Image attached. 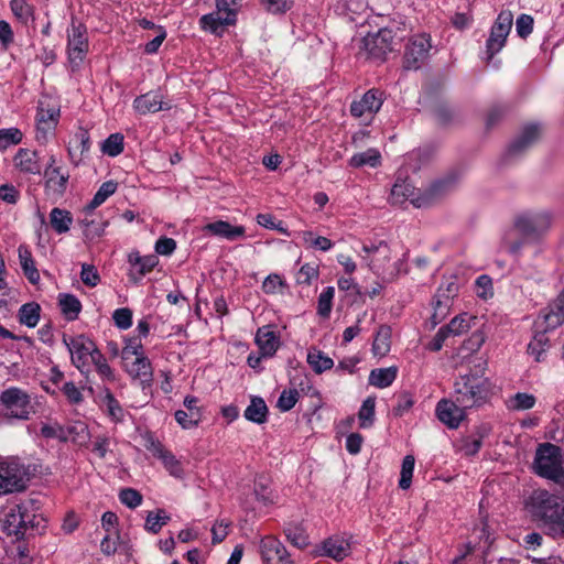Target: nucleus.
I'll list each match as a JSON object with an SVG mask.
<instances>
[{
    "label": "nucleus",
    "mask_w": 564,
    "mask_h": 564,
    "mask_svg": "<svg viewBox=\"0 0 564 564\" xmlns=\"http://www.w3.org/2000/svg\"><path fill=\"white\" fill-rule=\"evenodd\" d=\"M409 202L413 207L420 208L422 206V194L420 188H416L414 181L410 176L404 178L399 175L390 193V203L392 205H404Z\"/></svg>",
    "instance_id": "nucleus-13"
},
{
    "label": "nucleus",
    "mask_w": 564,
    "mask_h": 564,
    "mask_svg": "<svg viewBox=\"0 0 564 564\" xmlns=\"http://www.w3.org/2000/svg\"><path fill=\"white\" fill-rule=\"evenodd\" d=\"M549 346L550 339L545 332L538 329L533 339L528 345V354L533 356L535 361L541 362L544 360Z\"/></svg>",
    "instance_id": "nucleus-37"
},
{
    "label": "nucleus",
    "mask_w": 564,
    "mask_h": 564,
    "mask_svg": "<svg viewBox=\"0 0 564 564\" xmlns=\"http://www.w3.org/2000/svg\"><path fill=\"white\" fill-rule=\"evenodd\" d=\"M362 250L370 269L383 281H392L398 275L400 268L398 262H391V250L387 242L364 245Z\"/></svg>",
    "instance_id": "nucleus-7"
},
{
    "label": "nucleus",
    "mask_w": 564,
    "mask_h": 564,
    "mask_svg": "<svg viewBox=\"0 0 564 564\" xmlns=\"http://www.w3.org/2000/svg\"><path fill=\"white\" fill-rule=\"evenodd\" d=\"M101 150L110 156L119 155L123 151V135L120 133L110 134L104 141Z\"/></svg>",
    "instance_id": "nucleus-52"
},
{
    "label": "nucleus",
    "mask_w": 564,
    "mask_h": 564,
    "mask_svg": "<svg viewBox=\"0 0 564 564\" xmlns=\"http://www.w3.org/2000/svg\"><path fill=\"white\" fill-rule=\"evenodd\" d=\"M534 20L531 15L522 13L516 21V30L521 39H527L533 31Z\"/></svg>",
    "instance_id": "nucleus-64"
},
{
    "label": "nucleus",
    "mask_w": 564,
    "mask_h": 564,
    "mask_svg": "<svg viewBox=\"0 0 564 564\" xmlns=\"http://www.w3.org/2000/svg\"><path fill=\"white\" fill-rule=\"evenodd\" d=\"M90 362L95 365L98 375L102 379L111 381L115 380L113 371L111 367L108 365L105 356L100 351H95L94 358L91 359Z\"/></svg>",
    "instance_id": "nucleus-56"
},
{
    "label": "nucleus",
    "mask_w": 564,
    "mask_h": 564,
    "mask_svg": "<svg viewBox=\"0 0 564 564\" xmlns=\"http://www.w3.org/2000/svg\"><path fill=\"white\" fill-rule=\"evenodd\" d=\"M335 289L327 286L318 296L317 301V314L324 318H327L332 312L333 299Z\"/></svg>",
    "instance_id": "nucleus-50"
},
{
    "label": "nucleus",
    "mask_w": 564,
    "mask_h": 564,
    "mask_svg": "<svg viewBox=\"0 0 564 564\" xmlns=\"http://www.w3.org/2000/svg\"><path fill=\"white\" fill-rule=\"evenodd\" d=\"M175 420L183 429H193L200 421V413H188L184 410L175 412Z\"/></svg>",
    "instance_id": "nucleus-62"
},
{
    "label": "nucleus",
    "mask_w": 564,
    "mask_h": 564,
    "mask_svg": "<svg viewBox=\"0 0 564 564\" xmlns=\"http://www.w3.org/2000/svg\"><path fill=\"white\" fill-rule=\"evenodd\" d=\"M513 15L509 10H502L495 20L489 37L486 41V59L490 62L506 45L511 31Z\"/></svg>",
    "instance_id": "nucleus-9"
},
{
    "label": "nucleus",
    "mask_w": 564,
    "mask_h": 564,
    "mask_svg": "<svg viewBox=\"0 0 564 564\" xmlns=\"http://www.w3.org/2000/svg\"><path fill=\"white\" fill-rule=\"evenodd\" d=\"M392 330L387 325H381L375 336L372 343V352L376 357L382 358L388 355L391 349Z\"/></svg>",
    "instance_id": "nucleus-34"
},
{
    "label": "nucleus",
    "mask_w": 564,
    "mask_h": 564,
    "mask_svg": "<svg viewBox=\"0 0 564 564\" xmlns=\"http://www.w3.org/2000/svg\"><path fill=\"white\" fill-rule=\"evenodd\" d=\"M457 183V175L455 173H449L446 176L436 180L433 182L427 189H425V206L430 205L437 199L445 196L449 193Z\"/></svg>",
    "instance_id": "nucleus-26"
},
{
    "label": "nucleus",
    "mask_w": 564,
    "mask_h": 564,
    "mask_svg": "<svg viewBox=\"0 0 564 564\" xmlns=\"http://www.w3.org/2000/svg\"><path fill=\"white\" fill-rule=\"evenodd\" d=\"M170 521V516L162 509L149 512L145 519V529L151 533H158Z\"/></svg>",
    "instance_id": "nucleus-49"
},
{
    "label": "nucleus",
    "mask_w": 564,
    "mask_h": 564,
    "mask_svg": "<svg viewBox=\"0 0 564 564\" xmlns=\"http://www.w3.org/2000/svg\"><path fill=\"white\" fill-rule=\"evenodd\" d=\"M171 108L170 101H165L159 91H149L133 100V109L142 116L161 110H170Z\"/></svg>",
    "instance_id": "nucleus-21"
},
{
    "label": "nucleus",
    "mask_w": 564,
    "mask_h": 564,
    "mask_svg": "<svg viewBox=\"0 0 564 564\" xmlns=\"http://www.w3.org/2000/svg\"><path fill=\"white\" fill-rule=\"evenodd\" d=\"M555 536L564 538V505H560L556 512L545 523Z\"/></svg>",
    "instance_id": "nucleus-54"
},
{
    "label": "nucleus",
    "mask_w": 564,
    "mask_h": 564,
    "mask_svg": "<svg viewBox=\"0 0 564 564\" xmlns=\"http://www.w3.org/2000/svg\"><path fill=\"white\" fill-rule=\"evenodd\" d=\"M260 552L262 560L267 564H292L291 561L284 558L285 549L282 543L272 536L261 540Z\"/></svg>",
    "instance_id": "nucleus-24"
},
{
    "label": "nucleus",
    "mask_w": 564,
    "mask_h": 564,
    "mask_svg": "<svg viewBox=\"0 0 564 564\" xmlns=\"http://www.w3.org/2000/svg\"><path fill=\"white\" fill-rule=\"evenodd\" d=\"M398 375V367L377 368L370 371L369 384L379 389L390 387Z\"/></svg>",
    "instance_id": "nucleus-32"
},
{
    "label": "nucleus",
    "mask_w": 564,
    "mask_h": 564,
    "mask_svg": "<svg viewBox=\"0 0 564 564\" xmlns=\"http://www.w3.org/2000/svg\"><path fill=\"white\" fill-rule=\"evenodd\" d=\"M104 402L107 408L109 416L115 422H120L123 420V409L111 393L108 392L106 394Z\"/></svg>",
    "instance_id": "nucleus-63"
},
{
    "label": "nucleus",
    "mask_w": 564,
    "mask_h": 564,
    "mask_svg": "<svg viewBox=\"0 0 564 564\" xmlns=\"http://www.w3.org/2000/svg\"><path fill=\"white\" fill-rule=\"evenodd\" d=\"M24 488L25 481L21 470L15 465L0 463V496Z\"/></svg>",
    "instance_id": "nucleus-20"
},
{
    "label": "nucleus",
    "mask_w": 564,
    "mask_h": 564,
    "mask_svg": "<svg viewBox=\"0 0 564 564\" xmlns=\"http://www.w3.org/2000/svg\"><path fill=\"white\" fill-rule=\"evenodd\" d=\"M477 316L468 313H463L455 316L449 324L445 325V328L449 329V334L453 336L462 335L468 332L474 325H476Z\"/></svg>",
    "instance_id": "nucleus-41"
},
{
    "label": "nucleus",
    "mask_w": 564,
    "mask_h": 564,
    "mask_svg": "<svg viewBox=\"0 0 564 564\" xmlns=\"http://www.w3.org/2000/svg\"><path fill=\"white\" fill-rule=\"evenodd\" d=\"M318 278V268L316 265H312L306 263L301 267L296 274V282L299 284L310 285L313 280Z\"/></svg>",
    "instance_id": "nucleus-61"
},
{
    "label": "nucleus",
    "mask_w": 564,
    "mask_h": 564,
    "mask_svg": "<svg viewBox=\"0 0 564 564\" xmlns=\"http://www.w3.org/2000/svg\"><path fill=\"white\" fill-rule=\"evenodd\" d=\"M14 165L24 173L39 174L41 165L37 159V152L29 149H19L13 158Z\"/></svg>",
    "instance_id": "nucleus-29"
},
{
    "label": "nucleus",
    "mask_w": 564,
    "mask_h": 564,
    "mask_svg": "<svg viewBox=\"0 0 564 564\" xmlns=\"http://www.w3.org/2000/svg\"><path fill=\"white\" fill-rule=\"evenodd\" d=\"M299 391L296 389L283 390L278 399L276 406L285 412L290 411L297 402Z\"/></svg>",
    "instance_id": "nucleus-59"
},
{
    "label": "nucleus",
    "mask_w": 564,
    "mask_h": 564,
    "mask_svg": "<svg viewBox=\"0 0 564 564\" xmlns=\"http://www.w3.org/2000/svg\"><path fill=\"white\" fill-rule=\"evenodd\" d=\"M307 364L316 373H322L326 370H329L334 366L333 359L316 348H311L308 350Z\"/></svg>",
    "instance_id": "nucleus-42"
},
{
    "label": "nucleus",
    "mask_w": 564,
    "mask_h": 564,
    "mask_svg": "<svg viewBox=\"0 0 564 564\" xmlns=\"http://www.w3.org/2000/svg\"><path fill=\"white\" fill-rule=\"evenodd\" d=\"M119 499L128 508L134 509L141 505L142 495L135 489L126 488L120 491Z\"/></svg>",
    "instance_id": "nucleus-60"
},
{
    "label": "nucleus",
    "mask_w": 564,
    "mask_h": 564,
    "mask_svg": "<svg viewBox=\"0 0 564 564\" xmlns=\"http://www.w3.org/2000/svg\"><path fill=\"white\" fill-rule=\"evenodd\" d=\"M67 54L68 61L73 68L79 67L88 52V39L86 28L82 23L72 21L67 31Z\"/></svg>",
    "instance_id": "nucleus-11"
},
{
    "label": "nucleus",
    "mask_w": 564,
    "mask_h": 564,
    "mask_svg": "<svg viewBox=\"0 0 564 564\" xmlns=\"http://www.w3.org/2000/svg\"><path fill=\"white\" fill-rule=\"evenodd\" d=\"M361 51L367 57L383 59L393 50V33L389 29H380L377 33L367 34L361 41Z\"/></svg>",
    "instance_id": "nucleus-12"
},
{
    "label": "nucleus",
    "mask_w": 564,
    "mask_h": 564,
    "mask_svg": "<svg viewBox=\"0 0 564 564\" xmlns=\"http://www.w3.org/2000/svg\"><path fill=\"white\" fill-rule=\"evenodd\" d=\"M44 522L45 520L41 514L34 513L32 500L7 506L0 512V523L3 532L15 540H22L29 530L41 533L45 528Z\"/></svg>",
    "instance_id": "nucleus-1"
},
{
    "label": "nucleus",
    "mask_w": 564,
    "mask_h": 564,
    "mask_svg": "<svg viewBox=\"0 0 564 564\" xmlns=\"http://www.w3.org/2000/svg\"><path fill=\"white\" fill-rule=\"evenodd\" d=\"M533 468L540 477L558 481L564 471L561 447L551 443L541 444L535 453Z\"/></svg>",
    "instance_id": "nucleus-5"
},
{
    "label": "nucleus",
    "mask_w": 564,
    "mask_h": 564,
    "mask_svg": "<svg viewBox=\"0 0 564 564\" xmlns=\"http://www.w3.org/2000/svg\"><path fill=\"white\" fill-rule=\"evenodd\" d=\"M375 398L369 397L364 401L358 413V417L360 420V427L366 429L372 424L375 416Z\"/></svg>",
    "instance_id": "nucleus-53"
},
{
    "label": "nucleus",
    "mask_w": 564,
    "mask_h": 564,
    "mask_svg": "<svg viewBox=\"0 0 564 564\" xmlns=\"http://www.w3.org/2000/svg\"><path fill=\"white\" fill-rule=\"evenodd\" d=\"M564 323V308L561 301H554L545 308L541 310L539 316L534 323V326L542 330L547 332L554 330Z\"/></svg>",
    "instance_id": "nucleus-18"
},
{
    "label": "nucleus",
    "mask_w": 564,
    "mask_h": 564,
    "mask_svg": "<svg viewBox=\"0 0 564 564\" xmlns=\"http://www.w3.org/2000/svg\"><path fill=\"white\" fill-rule=\"evenodd\" d=\"M41 307L37 303L30 302L23 304L19 310V322L30 328L37 325Z\"/></svg>",
    "instance_id": "nucleus-45"
},
{
    "label": "nucleus",
    "mask_w": 564,
    "mask_h": 564,
    "mask_svg": "<svg viewBox=\"0 0 564 564\" xmlns=\"http://www.w3.org/2000/svg\"><path fill=\"white\" fill-rule=\"evenodd\" d=\"M242 0H215L216 11L204 14L199 25L204 31L221 34L226 26L235 25Z\"/></svg>",
    "instance_id": "nucleus-4"
},
{
    "label": "nucleus",
    "mask_w": 564,
    "mask_h": 564,
    "mask_svg": "<svg viewBox=\"0 0 564 564\" xmlns=\"http://www.w3.org/2000/svg\"><path fill=\"white\" fill-rule=\"evenodd\" d=\"M89 436V431L84 422L77 421L65 425V442L72 441L75 444L84 445Z\"/></svg>",
    "instance_id": "nucleus-44"
},
{
    "label": "nucleus",
    "mask_w": 564,
    "mask_h": 564,
    "mask_svg": "<svg viewBox=\"0 0 564 564\" xmlns=\"http://www.w3.org/2000/svg\"><path fill=\"white\" fill-rule=\"evenodd\" d=\"M423 65V36L416 35L405 46L403 67L406 70H419Z\"/></svg>",
    "instance_id": "nucleus-25"
},
{
    "label": "nucleus",
    "mask_w": 564,
    "mask_h": 564,
    "mask_svg": "<svg viewBox=\"0 0 564 564\" xmlns=\"http://www.w3.org/2000/svg\"><path fill=\"white\" fill-rule=\"evenodd\" d=\"M268 406L262 398L253 397L250 404L245 410V417L257 424H262L267 421Z\"/></svg>",
    "instance_id": "nucleus-36"
},
{
    "label": "nucleus",
    "mask_w": 564,
    "mask_h": 564,
    "mask_svg": "<svg viewBox=\"0 0 564 564\" xmlns=\"http://www.w3.org/2000/svg\"><path fill=\"white\" fill-rule=\"evenodd\" d=\"M43 175L46 195L55 199L61 198L67 188L68 171L64 169H45Z\"/></svg>",
    "instance_id": "nucleus-19"
},
{
    "label": "nucleus",
    "mask_w": 564,
    "mask_h": 564,
    "mask_svg": "<svg viewBox=\"0 0 564 564\" xmlns=\"http://www.w3.org/2000/svg\"><path fill=\"white\" fill-rule=\"evenodd\" d=\"M489 386L487 379L474 375L460 376L454 384L455 401L467 409L479 406L488 400Z\"/></svg>",
    "instance_id": "nucleus-3"
},
{
    "label": "nucleus",
    "mask_w": 564,
    "mask_h": 564,
    "mask_svg": "<svg viewBox=\"0 0 564 564\" xmlns=\"http://www.w3.org/2000/svg\"><path fill=\"white\" fill-rule=\"evenodd\" d=\"M21 141L22 132L18 128L0 129V150L19 144Z\"/></svg>",
    "instance_id": "nucleus-55"
},
{
    "label": "nucleus",
    "mask_w": 564,
    "mask_h": 564,
    "mask_svg": "<svg viewBox=\"0 0 564 564\" xmlns=\"http://www.w3.org/2000/svg\"><path fill=\"white\" fill-rule=\"evenodd\" d=\"M129 262L132 267L137 268L139 278L145 275L159 263V259L155 254L140 256L139 252H132L129 254Z\"/></svg>",
    "instance_id": "nucleus-43"
},
{
    "label": "nucleus",
    "mask_w": 564,
    "mask_h": 564,
    "mask_svg": "<svg viewBox=\"0 0 564 564\" xmlns=\"http://www.w3.org/2000/svg\"><path fill=\"white\" fill-rule=\"evenodd\" d=\"M381 164V154L377 149L370 148L365 152L354 154L349 160L352 167L370 166L377 167Z\"/></svg>",
    "instance_id": "nucleus-39"
},
{
    "label": "nucleus",
    "mask_w": 564,
    "mask_h": 564,
    "mask_svg": "<svg viewBox=\"0 0 564 564\" xmlns=\"http://www.w3.org/2000/svg\"><path fill=\"white\" fill-rule=\"evenodd\" d=\"M550 227L551 215L546 212L520 214L513 220V228L521 234L522 238L513 240L512 230H510L505 234L502 243L508 248L509 253L518 258L527 239L538 240Z\"/></svg>",
    "instance_id": "nucleus-2"
},
{
    "label": "nucleus",
    "mask_w": 564,
    "mask_h": 564,
    "mask_svg": "<svg viewBox=\"0 0 564 564\" xmlns=\"http://www.w3.org/2000/svg\"><path fill=\"white\" fill-rule=\"evenodd\" d=\"M383 104V94L378 89H369L359 100H355L350 105V113L360 118L364 116L372 117L379 111Z\"/></svg>",
    "instance_id": "nucleus-17"
},
{
    "label": "nucleus",
    "mask_w": 564,
    "mask_h": 564,
    "mask_svg": "<svg viewBox=\"0 0 564 564\" xmlns=\"http://www.w3.org/2000/svg\"><path fill=\"white\" fill-rule=\"evenodd\" d=\"M203 230L228 240H235L245 236V228L242 226H232L224 220L209 223L204 226Z\"/></svg>",
    "instance_id": "nucleus-28"
},
{
    "label": "nucleus",
    "mask_w": 564,
    "mask_h": 564,
    "mask_svg": "<svg viewBox=\"0 0 564 564\" xmlns=\"http://www.w3.org/2000/svg\"><path fill=\"white\" fill-rule=\"evenodd\" d=\"M350 552L349 542L341 536H330L323 542V554L336 561H341Z\"/></svg>",
    "instance_id": "nucleus-30"
},
{
    "label": "nucleus",
    "mask_w": 564,
    "mask_h": 564,
    "mask_svg": "<svg viewBox=\"0 0 564 564\" xmlns=\"http://www.w3.org/2000/svg\"><path fill=\"white\" fill-rule=\"evenodd\" d=\"M467 408H463L455 400H441L436 406V415L442 423L451 429H456L465 417L464 411Z\"/></svg>",
    "instance_id": "nucleus-22"
},
{
    "label": "nucleus",
    "mask_w": 564,
    "mask_h": 564,
    "mask_svg": "<svg viewBox=\"0 0 564 564\" xmlns=\"http://www.w3.org/2000/svg\"><path fill=\"white\" fill-rule=\"evenodd\" d=\"M10 8L15 19L23 25L34 22V8L26 0H11Z\"/></svg>",
    "instance_id": "nucleus-40"
},
{
    "label": "nucleus",
    "mask_w": 564,
    "mask_h": 564,
    "mask_svg": "<svg viewBox=\"0 0 564 564\" xmlns=\"http://www.w3.org/2000/svg\"><path fill=\"white\" fill-rule=\"evenodd\" d=\"M41 435L45 438H56L59 442H65V425H61L58 422L43 423Z\"/></svg>",
    "instance_id": "nucleus-57"
},
{
    "label": "nucleus",
    "mask_w": 564,
    "mask_h": 564,
    "mask_svg": "<svg viewBox=\"0 0 564 564\" xmlns=\"http://www.w3.org/2000/svg\"><path fill=\"white\" fill-rule=\"evenodd\" d=\"M451 307L452 302H448L447 299L443 300L434 295L432 300L433 312L430 317L432 327H435L446 318V316L449 314Z\"/></svg>",
    "instance_id": "nucleus-46"
},
{
    "label": "nucleus",
    "mask_w": 564,
    "mask_h": 564,
    "mask_svg": "<svg viewBox=\"0 0 564 564\" xmlns=\"http://www.w3.org/2000/svg\"><path fill=\"white\" fill-rule=\"evenodd\" d=\"M0 409L10 419L26 421L34 413L31 395L23 389L10 387L0 393Z\"/></svg>",
    "instance_id": "nucleus-6"
},
{
    "label": "nucleus",
    "mask_w": 564,
    "mask_h": 564,
    "mask_svg": "<svg viewBox=\"0 0 564 564\" xmlns=\"http://www.w3.org/2000/svg\"><path fill=\"white\" fill-rule=\"evenodd\" d=\"M482 435H470L463 440L460 451L465 456H475L482 446Z\"/></svg>",
    "instance_id": "nucleus-58"
},
{
    "label": "nucleus",
    "mask_w": 564,
    "mask_h": 564,
    "mask_svg": "<svg viewBox=\"0 0 564 564\" xmlns=\"http://www.w3.org/2000/svg\"><path fill=\"white\" fill-rule=\"evenodd\" d=\"M535 403L536 398L533 394L518 392L508 400L507 406L513 411H524L532 409Z\"/></svg>",
    "instance_id": "nucleus-47"
},
{
    "label": "nucleus",
    "mask_w": 564,
    "mask_h": 564,
    "mask_svg": "<svg viewBox=\"0 0 564 564\" xmlns=\"http://www.w3.org/2000/svg\"><path fill=\"white\" fill-rule=\"evenodd\" d=\"M143 446L159 458L171 476L181 478L183 475L182 463L155 438L151 433L143 436Z\"/></svg>",
    "instance_id": "nucleus-14"
},
{
    "label": "nucleus",
    "mask_w": 564,
    "mask_h": 564,
    "mask_svg": "<svg viewBox=\"0 0 564 564\" xmlns=\"http://www.w3.org/2000/svg\"><path fill=\"white\" fill-rule=\"evenodd\" d=\"M58 304L67 321H75L82 311L80 301L73 294H59Z\"/></svg>",
    "instance_id": "nucleus-38"
},
{
    "label": "nucleus",
    "mask_w": 564,
    "mask_h": 564,
    "mask_svg": "<svg viewBox=\"0 0 564 564\" xmlns=\"http://www.w3.org/2000/svg\"><path fill=\"white\" fill-rule=\"evenodd\" d=\"M256 343L259 347L261 356L271 357L279 348L280 340L270 326H263L256 334Z\"/></svg>",
    "instance_id": "nucleus-27"
},
{
    "label": "nucleus",
    "mask_w": 564,
    "mask_h": 564,
    "mask_svg": "<svg viewBox=\"0 0 564 564\" xmlns=\"http://www.w3.org/2000/svg\"><path fill=\"white\" fill-rule=\"evenodd\" d=\"M18 254L23 273L32 284H36L40 281V273L35 268L30 249L21 245L18 249Z\"/></svg>",
    "instance_id": "nucleus-33"
},
{
    "label": "nucleus",
    "mask_w": 564,
    "mask_h": 564,
    "mask_svg": "<svg viewBox=\"0 0 564 564\" xmlns=\"http://www.w3.org/2000/svg\"><path fill=\"white\" fill-rule=\"evenodd\" d=\"M50 224L56 234H66L73 224V216L66 209L54 207L50 213Z\"/></svg>",
    "instance_id": "nucleus-35"
},
{
    "label": "nucleus",
    "mask_w": 564,
    "mask_h": 564,
    "mask_svg": "<svg viewBox=\"0 0 564 564\" xmlns=\"http://www.w3.org/2000/svg\"><path fill=\"white\" fill-rule=\"evenodd\" d=\"M560 498L546 489H536L527 500V508L532 518L544 524L560 507Z\"/></svg>",
    "instance_id": "nucleus-10"
},
{
    "label": "nucleus",
    "mask_w": 564,
    "mask_h": 564,
    "mask_svg": "<svg viewBox=\"0 0 564 564\" xmlns=\"http://www.w3.org/2000/svg\"><path fill=\"white\" fill-rule=\"evenodd\" d=\"M59 110L55 108L43 107V102L40 104L37 117H36V140L44 143L46 142L47 134L51 133L58 121Z\"/></svg>",
    "instance_id": "nucleus-23"
},
{
    "label": "nucleus",
    "mask_w": 564,
    "mask_h": 564,
    "mask_svg": "<svg viewBox=\"0 0 564 564\" xmlns=\"http://www.w3.org/2000/svg\"><path fill=\"white\" fill-rule=\"evenodd\" d=\"M541 127L536 123L525 124L518 138L508 147L505 159L517 158L527 152L540 138Z\"/></svg>",
    "instance_id": "nucleus-16"
},
{
    "label": "nucleus",
    "mask_w": 564,
    "mask_h": 564,
    "mask_svg": "<svg viewBox=\"0 0 564 564\" xmlns=\"http://www.w3.org/2000/svg\"><path fill=\"white\" fill-rule=\"evenodd\" d=\"M117 189V183L113 181H108L101 184L98 188L97 193L94 195L90 203L86 206L88 212H93L95 208L100 206L106 199L111 196Z\"/></svg>",
    "instance_id": "nucleus-48"
},
{
    "label": "nucleus",
    "mask_w": 564,
    "mask_h": 564,
    "mask_svg": "<svg viewBox=\"0 0 564 564\" xmlns=\"http://www.w3.org/2000/svg\"><path fill=\"white\" fill-rule=\"evenodd\" d=\"M127 371L133 379H138L142 384L150 386L153 380V371L148 357L134 358Z\"/></svg>",
    "instance_id": "nucleus-31"
},
{
    "label": "nucleus",
    "mask_w": 564,
    "mask_h": 564,
    "mask_svg": "<svg viewBox=\"0 0 564 564\" xmlns=\"http://www.w3.org/2000/svg\"><path fill=\"white\" fill-rule=\"evenodd\" d=\"M425 107L429 108L431 116L438 126H447L455 120L456 113L447 101L442 98L440 89L434 91L425 90Z\"/></svg>",
    "instance_id": "nucleus-15"
},
{
    "label": "nucleus",
    "mask_w": 564,
    "mask_h": 564,
    "mask_svg": "<svg viewBox=\"0 0 564 564\" xmlns=\"http://www.w3.org/2000/svg\"><path fill=\"white\" fill-rule=\"evenodd\" d=\"M414 463H415V459L412 455H406L403 458L402 466H401V473H400V480H399V487L403 490L409 489L411 486L413 470H414Z\"/></svg>",
    "instance_id": "nucleus-51"
},
{
    "label": "nucleus",
    "mask_w": 564,
    "mask_h": 564,
    "mask_svg": "<svg viewBox=\"0 0 564 564\" xmlns=\"http://www.w3.org/2000/svg\"><path fill=\"white\" fill-rule=\"evenodd\" d=\"M63 343L70 354L72 364L82 373L86 372L95 351H99L95 343L84 335L75 337L63 335Z\"/></svg>",
    "instance_id": "nucleus-8"
}]
</instances>
